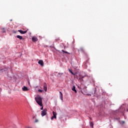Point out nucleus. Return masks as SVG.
Returning <instances> with one entry per match:
<instances>
[{
    "instance_id": "1",
    "label": "nucleus",
    "mask_w": 128,
    "mask_h": 128,
    "mask_svg": "<svg viewBox=\"0 0 128 128\" xmlns=\"http://www.w3.org/2000/svg\"><path fill=\"white\" fill-rule=\"evenodd\" d=\"M36 102H37V104L40 106H42V100L40 96H37L35 98Z\"/></svg>"
},
{
    "instance_id": "2",
    "label": "nucleus",
    "mask_w": 128,
    "mask_h": 128,
    "mask_svg": "<svg viewBox=\"0 0 128 128\" xmlns=\"http://www.w3.org/2000/svg\"><path fill=\"white\" fill-rule=\"evenodd\" d=\"M47 112H48L47 108L44 109L42 111L41 116H46Z\"/></svg>"
},
{
    "instance_id": "3",
    "label": "nucleus",
    "mask_w": 128,
    "mask_h": 128,
    "mask_svg": "<svg viewBox=\"0 0 128 128\" xmlns=\"http://www.w3.org/2000/svg\"><path fill=\"white\" fill-rule=\"evenodd\" d=\"M32 42H38V38H36V36L32 37Z\"/></svg>"
},
{
    "instance_id": "4",
    "label": "nucleus",
    "mask_w": 128,
    "mask_h": 128,
    "mask_svg": "<svg viewBox=\"0 0 128 128\" xmlns=\"http://www.w3.org/2000/svg\"><path fill=\"white\" fill-rule=\"evenodd\" d=\"M44 92H47L48 90V86L46 85V83H44Z\"/></svg>"
},
{
    "instance_id": "5",
    "label": "nucleus",
    "mask_w": 128,
    "mask_h": 128,
    "mask_svg": "<svg viewBox=\"0 0 128 128\" xmlns=\"http://www.w3.org/2000/svg\"><path fill=\"white\" fill-rule=\"evenodd\" d=\"M53 116L51 118V120H54V118H56V113L54 112H52Z\"/></svg>"
},
{
    "instance_id": "6",
    "label": "nucleus",
    "mask_w": 128,
    "mask_h": 128,
    "mask_svg": "<svg viewBox=\"0 0 128 128\" xmlns=\"http://www.w3.org/2000/svg\"><path fill=\"white\" fill-rule=\"evenodd\" d=\"M18 32H20V34H26L28 32V30L26 31H22V30H18Z\"/></svg>"
},
{
    "instance_id": "7",
    "label": "nucleus",
    "mask_w": 128,
    "mask_h": 128,
    "mask_svg": "<svg viewBox=\"0 0 128 128\" xmlns=\"http://www.w3.org/2000/svg\"><path fill=\"white\" fill-rule=\"evenodd\" d=\"M38 64H40L41 66H44V61H42V60H40L38 62Z\"/></svg>"
},
{
    "instance_id": "8",
    "label": "nucleus",
    "mask_w": 128,
    "mask_h": 128,
    "mask_svg": "<svg viewBox=\"0 0 128 128\" xmlns=\"http://www.w3.org/2000/svg\"><path fill=\"white\" fill-rule=\"evenodd\" d=\"M22 90H24V92H28V87L24 86L22 88Z\"/></svg>"
},
{
    "instance_id": "9",
    "label": "nucleus",
    "mask_w": 128,
    "mask_h": 128,
    "mask_svg": "<svg viewBox=\"0 0 128 128\" xmlns=\"http://www.w3.org/2000/svg\"><path fill=\"white\" fill-rule=\"evenodd\" d=\"M72 90H73V92H74L76 94V86H72Z\"/></svg>"
},
{
    "instance_id": "10",
    "label": "nucleus",
    "mask_w": 128,
    "mask_h": 128,
    "mask_svg": "<svg viewBox=\"0 0 128 128\" xmlns=\"http://www.w3.org/2000/svg\"><path fill=\"white\" fill-rule=\"evenodd\" d=\"M60 100H62V93L60 92Z\"/></svg>"
},
{
    "instance_id": "11",
    "label": "nucleus",
    "mask_w": 128,
    "mask_h": 128,
    "mask_svg": "<svg viewBox=\"0 0 128 128\" xmlns=\"http://www.w3.org/2000/svg\"><path fill=\"white\" fill-rule=\"evenodd\" d=\"M16 38H19V40H22V36H20V35H18L17 36H16Z\"/></svg>"
},
{
    "instance_id": "12",
    "label": "nucleus",
    "mask_w": 128,
    "mask_h": 128,
    "mask_svg": "<svg viewBox=\"0 0 128 128\" xmlns=\"http://www.w3.org/2000/svg\"><path fill=\"white\" fill-rule=\"evenodd\" d=\"M62 52H64V54H70V53L68 52H66L64 50H62Z\"/></svg>"
},
{
    "instance_id": "13",
    "label": "nucleus",
    "mask_w": 128,
    "mask_h": 128,
    "mask_svg": "<svg viewBox=\"0 0 128 128\" xmlns=\"http://www.w3.org/2000/svg\"><path fill=\"white\" fill-rule=\"evenodd\" d=\"M69 72H70V74H72L73 76H75L76 74H74V73H73L72 72V70H70L69 69Z\"/></svg>"
},
{
    "instance_id": "14",
    "label": "nucleus",
    "mask_w": 128,
    "mask_h": 128,
    "mask_svg": "<svg viewBox=\"0 0 128 128\" xmlns=\"http://www.w3.org/2000/svg\"><path fill=\"white\" fill-rule=\"evenodd\" d=\"M90 126H92V128H94V123L92 122H90Z\"/></svg>"
},
{
    "instance_id": "15",
    "label": "nucleus",
    "mask_w": 128,
    "mask_h": 128,
    "mask_svg": "<svg viewBox=\"0 0 128 128\" xmlns=\"http://www.w3.org/2000/svg\"><path fill=\"white\" fill-rule=\"evenodd\" d=\"M62 73H58V76H62Z\"/></svg>"
},
{
    "instance_id": "16",
    "label": "nucleus",
    "mask_w": 128,
    "mask_h": 128,
    "mask_svg": "<svg viewBox=\"0 0 128 128\" xmlns=\"http://www.w3.org/2000/svg\"><path fill=\"white\" fill-rule=\"evenodd\" d=\"M60 38H58L56 39V42H58V40H60Z\"/></svg>"
},
{
    "instance_id": "17",
    "label": "nucleus",
    "mask_w": 128,
    "mask_h": 128,
    "mask_svg": "<svg viewBox=\"0 0 128 128\" xmlns=\"http://www.w3.org/2000/svg\"><path fill=\"white\" fill-rule=\"evenodd\" d=\"M2 32H6V30L4 29V28H2Z\"/></svg>"
},
{
    "instance_id": "18",
    "label": "nucleus",
    "mask_w": 128,
    "mask_h": 128,
    "mask_svg": "<svg viewBox=\"0 0 128 128\" xmlns=\"http://www.w3.org/2000/svg\"><path fill=\"white\" fill-rule=\"evenodd\" d=\"M34 122H38V119L36 120Z\"/></svg>"
},
{
    "instance_id": "19",
    "label": "nucleus",
    "mask_w": 128,
    "mask_h": 128,
    "mask_svg": "<svg viewBox=\"0 0 128 128\" xmlns=\"http://www.w3.org/2000/svg\"><path fill=\"white\" fill-rule=\"evenodd\" d=\"M38 92H42V90H38Z\"/></svg>"
},
{
    "instance_id": "20",
    "label": "nucleus",
    "mask_w": 128,
    "mask_h": 128,
    "mask_svg": "<svg viewBox=\"0 0 128 128\" xmlns=\"http://www.w3.org/2000/svg\"><path fill=\"white\" fill-rule=\"evenodd\" d=\"M40 110H44V106H42V108H40Z\"/></svg>"
},
{
    "instance_id": "21",
    "label": "nucleus",
    "mask_w": 128,
    "mask_h": 128,
    "mask_svg": "<svg viewBox=\"0 0 128 128\" xmlns=\"http://www.w3.org/2000/svg\"><path fill=\"white\" fill-rule=\"evenodd\" d=\"M122 124H124V121H122Z\"/></svg>"
},
{
    "instance_id": "22",
    "label": "nucleus",
    "mask_w": 128,
    "mask_h": 128,
    "mask_svg": "<svg viewBox=\"0 0 128 128\" xmlns=\"http://www.w3.org/2000/svg\"><path fill=\"white\" fill-rule=\"evenodd\" d=\"M94 94H96V90H94Z\"/></svg>"
},
{
    "instance_id": "23",
    "label": "nucleus",
    "mask_w": 128,
    "mask_h": 128,
    "mask_svg": "<svg viewBox=\"0 0 128 128\" xmlns=\"http://www.w3.org/2000/svg\"><path fill=\"white\" fill-rule=\"evenodd\" d=\"M0 92H2V89L1 88H0Z\"/></svg>"
},
{
    "instance_id": "24",
    "label": "nucleus",
    "mask_w": 128,
    "mask_h": 128,
    "mask_svg": "<svg viewBox=\"0 0 128 128\" xmlns=\"http://www.w3.org/2000/svg\"><path fill=\"white\" fill-rule=\"evenodd\" d=\"M81 92H82V91H81Z\"/></svg>"
},
{
    "instance_id": "25",
    "label": "nucleus",
    "mask_w": 128,
    "mask_h": 128,
    "mask_svg": "<svg viewBox=\"0 0 128 128\" xmlns=\"http://www.w3.org/2000/svg\"><path fill=\"white\" fill-rule=\"evenodd\" d=\"M33 118H34V116L33 117Z\"/></svg>"
}]
</instances>
